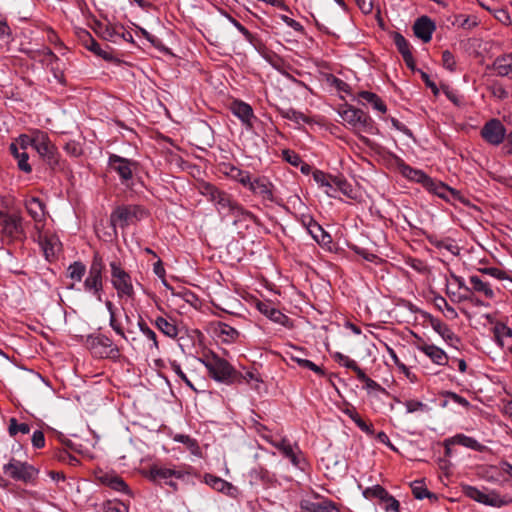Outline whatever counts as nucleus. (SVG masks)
Returning <instances> with one entry per match:
<instances>
[{
  "label": "nucleus",
  "mask_w": 512,
  "mask_h": 512,
  "mask_svg": "<svg viewBox=\"0 0 512 512\" xmlns=\"http://www.w3.org/2000/svg\"><path fill=\"white\" fill-rule=\"evenodd\" d=\"M199 361L205 366L209 376L217 382L234 384L237 370L224 358L212 351L203 353Z\"/></svg>",
  "instance_id": "nucleus-1"
},
{
  "label": "nucleus",
  "mask_w": 512,
  "mask_h": 512,
  "mask_svg": "<svg viewBox=\"0 0 512 512\" xmlns=\"http://www.w3.org/2000/svg\"><path fill=\"white\" fill-rule=\"evenodd\" d=\"M84 345L91 355L98 359L118 361L121 357V348L113 342L111 337L100 332L87 335Z\"/></svg>",
  "instance_id": "nucleus-2"
},
{
  "label": "nucleus",
  "mask_w": 512,
  "mask_h": 512,
  "mask_svg": "<svg viewBox=\"0 0 512 512\" xmlns=\"http://www.w3.org/2000/svg\"><path fill=\"white\" fill-rule=\"evenodd\" d=\"M148 216V211L138 204H122L116 206L110 214V224L116 232L117 228L125 230L136 225Z\"/></svg>",
  "instance_id": "nucleus-3"
},
{
  "label": "nucleus",
  "mask_w": 512,
  "mask_h": 512,
  "mask_svg": "<svg viewBox=\"0 0 512 512\" xmlns=\"http://www.w3.org/2000/svg\"><path fill=\"white\" fill-rule=\"evenodd\" d=\"M104 271L103 257L99 252H95L89 265L88 274L83 280V290L98 301H102L104 292Z\"/></svg>",
  "instance_id": "nucleus-4"
},
{
  "label": "nucleus",
  "mask_w": 512,
  "mask_h": 512,
  "mask_svg": "<svg viewBox=\"0 0 512 512\" xmlns=\"http://www.w3.org/2000/svg\"><path fill=\"white\" fill-rule=\"evenodd\" d=\"M109 267L111 284L116 290L118 298L133 299L135 296V290L130 273L124 269L121 262L118 260L111 261L109 263Z\"/></svg>",
  "instance_id": "nucleus-5"
},
{
  "label": "nucleus",
  "mask_w": 512,
  "mask_h": 512,
  "mask_svg": "<svg viewBox=\"0 0 512 512\" xmlns=\"http://www.w3.org/2000/svg\"><path fill=\"white\" fill-rule=\"evenodd\" d=\"M3 473L10 479L25 484H35L38 479L39 469L26 461H20L14 457L3 465Z\"/></svg>",
  "instance_id": "nucleus-6"
},
{
  "label": "nucleus",
  "mask_w": 512,
  "mask_h": 512,
  "mask_svg": "<svg viewBox=\"0 0 512 512\" xmlns=\"http://www.w3.org/2000/svg\"><path fill=\"white\" fill-rule=\"evenodd\" d=\"M338 113L342 120L356 131L368 134H374L377 131L373 119L361 109L346 104Z\"/></svg>",
  "instance_id": "nucleus-7"
},
{
  "label": "nucleus",
  "mask_w": 512,
  "mask_h": 512,
  "mask_svg": "<svg viewBox=\"0 0 512 512\" xmlns=\"http://www.w3.org/2000/svg\"><path fill=\"white\" fill-rule=\"evenodd\" d=\"M463 494L478 503L495 508H501L512 503L511 497L501 495L496 490H490L488 493H485L471 485L463 486Z\"/></svg>",
  "instance_id": "nucleus-8"
},
{
  "label": "nucleus",
  "mask_w": 512,
  "mask_h": 512,
  "mask_svg": "<svg viewBox=\"0 0 512 512\" xmlns=\"http://www.w3.org/2000/svg\"><path fill=\"white\" fill-rule=\"evenodd\" d=\"M1 234L9 242L23 240L25 230L23 217L19 213H4L0 216Z\"/></svg>",
  "instance_id": "nucleus-9"
},
{
  "label": "nucleus",
  "mask_w": 512,
  "mask_h": 512,
  "mask_svg": "<svg viewBox=\"0 0 512 512\" xmlns=\"http://www.w3.org/2000/svg\"><path fill=\"white\" fill-rule=\"evenodd\" d=\"M468 282L470 285V295L463 296L462 299L470 300L474 302L475 305L482 306L484 304L483 301L479 300L478 298L474 299V294H477L486 300H492L495 298L496 293L494 288L492 287L491 283L487 281L481 274H473L469 276Z\"/></svg>",
  "instance_id": "nucleus-10"
},
{
  "label": "nucleus",
  "mask_w": 512,
  "mask_h": 512,
  "mask_svg": "<svg viewBox=\"0 0 512 512\" xmlns=\"http://www.w3.org/2000/svg\"><path fill=\"white\" fill-rule=\"evenodd\" d=\"M197 188L198 192L202 196L206 197L208 201L214 203L219 213L225 211L226 207H231V201L234 197L214 184L203 181L198 184Z\"/></svg>",
  "instance_id": "nucleus-11"
},
{
  "label": "nucleus",
  "mask_w": 512,
  "mask_h": 512,
  "mask_svg": "<svg viewBox=\"0 0 512 512\" xmlns=\"http://www.w3.org/2000/svg\"><path fill=\"white\" fill-rule=\"evenodd\" d=\"M108 167L119 176L123 185H128L138 168V162L112 153L108 158Z\"/></svg>",
  "instance_id": "nucleus-12"
},
{
  "label": "nucleus",
  "mask_w": 512,
  "mask_h": 512,
  "mask_svg": "<svg viewBox=\"0 0 512 512\" xmlns=\"http://www.w3.org/2000/svg\"><path fill=\"white\" fill-rule=\"evenodd\" d=\"M507 130L498 118H491L484 123L480 130L481 138L492 146H499L507 141Z\"/></svg>",
  "instance_id": "nucleus-13"
},
{
  "label": "nucleus",
  "mask_w": 512,
  "mask_h": 512,
  "mask_svg": "<svg viewBox=\"0 0 512 512\" xmlns=\"http://www.w3.org/2000/svg\"><path fill=\"white\" fill-rule=\"evenodd\" d=\"M276 449L287 459L290 460L291 464L304 471L308 465L303 452L300 450L297 443L292 445L290 441L285 438H279V443L276 445Z\"/></svg>",
  "instance_id": "nucleus-14"
},
{
  "label": "nucleus",
  "mask_w": 512,
  "mask_h": 512,
  "mask_svg": "<svg viewBox=\"0 0 512 512\" xmlns=\"http://www.w3.org/2000/svg\"><path fill=\"white\" fill-rule=\"evenodd\" d=\"M230 112L237 117L242 126L247 130L251 131L254 128V121L257 117L254 114L253 108L250 104L240 100L233 99L229 104Z\"/></svg>",
  "instance_id": "nucleus-15"
},
{
  "label": "nucleus",
  "mask_w": 512,
  "mask_h": 512,
  "mask_svg": "<svg viewBox=\"0 0 512 512\" xmlns=\"http://www.w3.org/2000/svg\"><path fill=\"white\" fill-rule=\"evenodd\" d=\"M314 181L321 187L329 186V181L336 184L339 188L340 192L345 196L353 199V188L351 184L343 176H334L328 173H325L321 170H315L313 172Z\"/></svg>",
  "instance_id": "nucleus-16"
},
{
  "label": "nucleus",
  "mask_w": 512,
  "mask_h": 512,
  "mask_svg": "<svg viewBox=\"0 0 512 512\" xmlns=\"http://www.w3.org/2000/svg\"><path fill=\"white\" fill-rule=\"evenodd\" d=\"M424 189L446 202L462 201L461 193L458 190L448 186L442 181L435 180L431 177L426 183Z\"/></svg>",
  "instance_id": "nucleus-17"
},
{
  "label": "nucleus",
  "mask_w": 512,
  "mask_h": 512,
  "mask_svg": "<svg viewBox=\"0 0 512 512\" xmlns=\"http://www.w3.org/2000/svg\"><path fill=\"white\" fill-rule=\"evenodd\" d=\"M38 242L43 250L46 260L49 262L57 259L61 251L62 244L55 234L38 231Z\"/></svg>",
  "instance_id": "nucleus-18"
},
{
  "label": "nucleus",
  "mask_w": 512,
  "mask_h": 512,
  "mask_svg": "<svg viewBox=\"0 0 512 512\" xmlns=\"http://www.w3.org/2000/svg\"><path fill=\"white\" fill-rule=\"evenodd\" d=\"M25 208L29 216L34 221V226L37 231L43 229L46 220V206L38 197H30L25 200Z\"/></svg>",
  "instance_id": "nucleus-19"
},
{
  "label": "nucleus",
  "mask_w": 512,
  "mask_h": 512,
  "mask_svg": "<svg viewBox=\"0 0 512 512\" xmlns=\"http://www.w3.org/2000/svg\"><path fill=\"white\" fill-rule=\"evenodd\" d=\"M247 189L265 202H275L274 185L265 176L252 179Z\"/></svg>",
  "instance_id": "nucleus-20"
},
{
  "label": "nucleus",
  "mask_w": 512,
  "mask_h": 512,
  "mask_svg": "<svg viewBox=\"0 0 512 512\" xmlns=\"http://www.w3.org/2000/svg\"><path fill=\"white\" fill-rule=\"evenodd\" d=\"M185 472L182 469H174L166 466L154 464L148 471V478L157 483L164 484L169 479H182L185 476Z\"/></svg>",
  "instance_id": "nucleus-21"
},
{
  "label": "nucleus",
  "mask_w": 512,
  "mask_h": 512,
  "mask_svg": "<svg viewBox=\"0 0 512 512\" xmlns=\"http://www.w3.org/2000/svg\"><path fill=\"white\" fill-rule=\"evenodd\" d=\"M417 349L425 354L433 363L437 365H447L449 358L445 351L440 347L429 344L424 340H420L417 345Z\"/></svg>",
  "instance_id": "nucleus-22"
},
{
  "label": "nucleus",
  "mask_w": 512,
  "mask_h": 512,
  "mask_svg": "<svg viewBox=\"0 0 512 512\" xmlns=\"http://www.w3.org/2000/svg\"><path fill=\"white\" fill-rule=\"evenodd\" d=\"M435 30V22L431 20L428 16L419 17L413 25V31L415 36L421 39L424 43H428L431 41L432 35Z\"/></svg>",
  "instance_id": "nucleus-23"
},
{
  "label": "nucleus",
  "mask_w": 512,
  "mask_h": 512,
  "mask_svg": "<svg viewBox=\"0 0 512 512\" xmlns=\"http://www.w3.org/2000/svg\"><path fill=\"white\" fill-rule=\"evenodd\" d=\"M204 482L209 485L212 489L221 492L227 496L235 498L238 494V488L235 487L232 483L215 476L213 474H205Z\"/></svg>",
  "instance_id": "nucleus-24"
},
{
  "label": "nucleus",
  "mask_w": 512,
  "mask_h": 512,
  "mask_svg": "<svg viewBox=\"0 0 512 512\" xmlns=\"http://www.w3.org/2000/svg\"><path fill=\"white\" fill-rule=\"evenodd\" d=\"M98 480L101 484L109 487L110 489H112L114 491L122 492L129 496L132 495V492L129 489V486L124 481V479L113 472L101 474L100 476H98Z\"/></svg>",
  "instance_id": "nucleus-25"
},
{
  "label": "nucleus",
  "mask_w": 512,
  "mask_h": 512,
  "mask_svg": "<svg viewBox=\"0 0 512 512\" xmlns=\"http://www.w3.org/2000/svg\"><path fill=\"white\" fill-rule=\"evenodd\" d=\"M151 323L166 337L176 339L179 329L176 320L171 317L157 316Z\"/></svg>",
  "instance_id": "nucleus-26"
},
{
  "label": "nucleus",
  "mask_w": 512,
  "mask_h": 512,
  "mask_svg": "<svg viewBox=\"0 0 512 512\" xmlns=\"http://www.w3.org/2000/svg\"><path fill=\"white\" fill-rule=\"evenodd\" d=\"M122 24H103L99 21L95 23V32L104 40L116 43L118 41L119 31Z\"/></svg>",
  "instance_id": "nucleus-27"
},
{
  "label": "nucleus",
  "mask_w": 512,
  "mask_h": 512,
  "mask_svg": "<svg viewBox=\"0 0 512 512\" xmlns=\"http://www.w3.org/2000/svg\"><path fill=\"white\" fill-rule=\"evenodd\" d=\"M248 478L252 485L269 486L275 481L274 475L261 466L251 469Z\"/></svg>",
  "instance_id": "nucleus-28"
},
{
  "label": "nucleus",
  "mask_w": 512,
  "mask_h": 512,
  "mask_svg": "<svg viewBox=\"0 0 512 512\" xmlns=\"http://www.w3.org/2000/svg\"><path fill=\"white\" fill-rule=\"evenodd\" d=\"M105 306L107 311L109 312V326L115 332L116 335H118L123 340L128 341V336L126 335L124 326L118 319L116 306L113 304V302L109 300L105 302Z\"/></svg>",
  "instance_id": "nucleus-29"
},
{
  "label": "nucleus",
  "mask_w": 512,
  "mask_h": 512,
  "mask_svg": "<svg viewBox=\"0 0 512 512\" xmlns=\"http://www.w3.org/2000/svg\"><path fill=\"white\" fill-rule=\"evenodd\" d=\"M300 507L306 512H338L336 503L329 499H324L321 502L304 500Z\"/></svg>",
  "instance_id": "nucleus-30"
},
{
  "label": "nucleus",
  "mask_w": 512,
  "mask_h": 512,
  "mask_svg": "<svg viewBox=\"0 0 512 512\" xmlns=\"http://www.w3.org/2000/svg\"><path fill=\"white\" fill-rule=\"evenodd\" d=\"M257 308L262 314L267 316L270 320L274 321L275 323L286 326L287 323L290 321L288 316H286L280 310L272 307L267 303L259 302L257 304Z\"/></svg>",
  "instance_id": "nucleus-31"
},
{
  "label": "nucleus",
  "mask_w": 512,
  "mask_h": 512,
  "mask_svg": "<svg viewBox=\"0 0 512 512\" xmlns=\"http://www.w3.org/2000/svg\"><path fill=\"white\" fill-rule=\"evenodd\" d=\"M448 442L469 448L477 452H482L485 449V446L481 444L478 440H476L473 437L467 436L463 433H459L452 437H449Z\"/></svg>",
  "instance_id": "nucleus-32"
},
{
  "label": "nucleus",
  "mask_w": 512,
  "mask_h": 512,
  "mask_svg": "<svg viewBox=\"0 0 512 512\" xmlns=\"http://www.w3.org/2000/svg\"><path fill=\"white\" fill-rule=\"evenodd\" d=\"M307 232L322 247H329L332 243L331 235L318 222L312 223L311 228H308Z\"/></svg>",
  "instance_id": "nucleus-33"
},
{
  "label": "nucleus",
  "mask_w": 512,
  "mask_h": 512,
  "mask_svg": "<svg viewBox=\"0 0 512 512\" xmlns=\"http://www.w3.org/2000/svg\"><path fill=\"white\" fill-rule=\"evenodd\" d=\"M493 69L499 76H512V53L497 57Z\"/></svg>",
  "instance_id": "nucleus-34"
},
{
  "label": "nucleus",
  "mask_w": 512,
  "mask_h": 512,
  "mask_svg": "<svg viewBox=\"0 0 512 512\" xmlns=\"http://www.w3.org/2000/svg\"><path fill=\"white\" fill-rule=\"evenodd\" d=\"M55 145L51 142L48 134L44 131L34 130V149L41 156Z\"/></svg>",
  "instance_id": "nucleus-35"
},
{
  "label": "nucleus",
  "mask_w": 512,
  "mask_h": 512,
  "mask_svg": "<svg viewBox=\"0 0 512 512\" xmlns=\"http://www.w3.org/2000/svg\"><path fill=\"white\" fill-rule=\"evenodd\" d=\"M406 179L419 183L424 188L430 176L427 175L423 170L416 169L410 165H406L400 173Z\"/></svg>",
  "instance_id": "nucleus-36"
},
{
  "label": "nucleus",
  "mask_w": 512,
  "mask_h": 512,
  "mask_svg": "<svg viewBox=\"0 0 512 512\" xmlns=\"http://www.w3.org/2000/svg\"><path fill=\"white\" fill-rule=\"evenodd\" d=\"M9 150L13 157L17 160L18 168L25 173H30L32 171V167L28 163V153L23 150L20 151L21 149L17 148V144H10Z\"/></svg>",
  "instance_id": "nucleus-37"
},
{
  "label": "nucleus",
  "mask_w": 512,
  "mask_h": 512,
  "mask_svg": "<svg viewBox=\"0 0 512 512\" xmlns=\"http://www.w3.org/2000/svg\"><path fill=\"white\" fill-rule=\"evenodd\" d=\"M358 98L371 104L373 109H375L376 111H378L380 113H386V111H387L386 104L383 102V100L377 94H375L373 92L365 91V90L360 91L358 93Z\"/></svg>",
  "instance_id": "nucleus-38"
},
{
  "label": "nucleus",
  "mask_w": 512,
  "mask_h": 512,
  "mask_svg": "<svg viewBox=\"0 0 512 512\" xmlns=\"http://www.w3.org/2000/svg\"><path fill=\"white\" fill-rule=\"evenodd\" d=\"M279 115L287 120H290L296 124L300 123H311L310 118L304 113L295 110L294 108H277Z\"/></svg>",
  "instance_id": "nucleus-39"
},
{
  "label": "nucleus",
  "mask_w": 512,
  "mask_h": 512,
  "mask_svg": "<svg viewBox=\"0 0 512 512\" xmlns=\"http://www.w3.org/2000/svg\"><path fill=\"white\" fill-rule=\"evenodd\" d=\"M495 342L503 348L507 339L512 340V329L502 322H497L493 327Z\"/></svg>",
  "instance_id": "nucleus-40"
},
{
  "label": "nucleus",
  "mask_w": 512,
  "mask_h": 512,
  "mask_svg": "<svg viewBox=\"0 0 512 512\" xmlns=\"http://www.w3.org/2000/svg\"><path fill=\"white\" fill-rule=\"evenodd\" d=\"M246 382L251 385L252 388L258 390L259 384L262 383V379L257 370L252 369L248 370L245 373H240L237 371V377L235 383Z\"/></svg>",
  "instance_id": "nucleus-41"
},
{
  "label": "nucleus",
  "mask_w": 512,
  "mask_h": 512,
  "mask_svg": "<svg viewBox=\"0 0 512 512\" xmlns=\"http://www.w3.org/2000/svg\"><path fill=\"white\" fill-rule=\"evenodd\" d=\"M355 374L357 379L364 383L363 388L366 389L369 393L372 391L380 392L383 394L387 393L386 389L382 387L378 382L368 377L362 368H360V370Z\"/></svg>",
  "instance_id": "nucleus-42"
},
{
  "label": "nucleus",
  "mask_w": 512,
  "mask_h": 512,
  "mask_svg": "<svg viewBox=\"0 0 512 512\" xmlns=\"http://www.w3.org/2000/svg\"><path fill=\"white\" fill-rule=\"evenodd\" d=\"M86 265L81 261H74L67 268V277L74 282H81L86 274Z\"/></svg>",
  "instance_id": "nucleus-43"
},
{
  "label": "nucleus",
  "mask_w": 512,
  "mask_h": 512,
  "mask_svg": "<svg viewBox=\"0 0 512 512\" xmlns=\"http://www.w3.org/2000/svg\"><path fill=\"white\" fill-rule=\"evenodd\" d=\"M427 240L435 248L440 249V250L445 249V250L451 252L452 254H455L456 251L458 250L457 245H455L454 241L449 238L440 239L435 235H430L427 237Z\"/></svg>",
  "instance_id": "nucleus-44"
},
{
  "label": "nucleus",
  "mask_w": 512,
  "mask_h": 512,
  "mask_svg": "<svg viewBox=\"0 0 512 512\" xmlns=\"http://www.w3.org/2000/svg\"><path fill=\"white\" fill-rule=\"evenodd\" d=\"M175 442L182 443L186 448L195 456L201 455V449L196 439L191 438L189 435L176 434L173 437Z\"/></svg>",
  "instance_id": "nucleus-45"
},
{
  "label": "nucleus",
  "mask_w": 512,
  "mask_h": 512,
  "mask_svg": "<svg viewBox=\"0 0 512 512\" xmlns=\"http://www.w3.org/2000/svg\"><path fill=\"white\" fill-rule=\"evenodd\" d=\"M431 325L433 329L445 340L452 341L456 338L455 333L450 327L439 319H432Z\"/></svg>",
  "instance_id": "nucleus-46"
},
{
  "label": "nucleus",
  "mask_w": 512,
  "mask_h": 512,
  "mask_svg": "<svg viewBox=\"0 0 512 512\" xmlns=\"http://www.w3.org/2000/svg\"><path fill=\"white\" fill-rule=\"evenodd\" d=\"M289 357L291 361L297 363L301 368L309 369L320 377H324L326 375L325 370L322 367L316 365L314 362L308 359L297 358V355L294 354H290Z\"/></svg>",
  "instance_id": "nucleus-47"
},
{
  "label": "nucleus",
  "mask_w": 512,
  "mask_h": 512,
  "mask_svg": "<svg viewBox=\"0 0 512 512\" xmlns=\"http://www.w3.org/2000/svg\"><path fill=\"white\" fill-rule=\"evenodd\" d=\"M78 39L81 42V44L89 51H95L96 49L99 50V44L97 41L93 38V36L90 34L89 31L85 29H81L77 33Z\"/></svg>",
  "instance_id": "nucleus-48"
},
{
  "label": "nucleus",
  "mask_w": 512,
  "mask_h": 512,
  "mask_svg": "<svg viewBox=\"0 0 512 512\" xmlns=\"http://www.w3.org/2000/svg\"><path fill=\"white\" fill-rule=\"evenodd\" d=\"M236 209L237 210L235 211V213H233L231 215L234 218L233 223L235 225L239 222H244V221L256 222L257 217L252 212L245 209L241 204Z\"/></svg>",
  "instance_id": "nucleus-49"
},
{
  "label": "nucleus",
  "mask_w": 512,
  "mask_h": 512,
  "mask_svg": "<svg viewBox=\"0 0 512 512\" xmlns=\"http://www.w3.org/2000/svg\"><path fill=\"white\" fill-rule=\"evenodd\" d=\"M332 357L336 362H338L342 366L346 367L347 369L352 370L354 373H356L357 371L360 370V366L357 364V362L355 360L351 359L350 357H348L340 352H335L332 355Z\"/></svg>",
  "instance_id": "nucleus-50"
},
{
  "label": "nucleus",
  "mask_w": 512,
  "mask_h": 512,
  "mask_svg": "<svg viewBox=\"0 0 512 512\" xmlns=\"http://www.w3.org/2000/svg\"><path fill=\"white\" fill-rule=\"evenodd\" d=\"M363 495L367 499L377 498L380 502H382L388 495V491L382 487L381 485H374L372 487L367 488Z\"/></svg>",
  "instance_id": "nucleus-51"
},
{
  "label": "nucleus",
  "mask_w": 512,
  "mask_h": 512,
  "mask_svg": "<svg viewBox=\"0 0 512 512\" xmlns=\"http://www.w3.org/2000/svg\"><path fill=\"white\" fill-rule=\"evenodd\" d=\"M478 272L483 276V275H488V276H491L495 279H498V280H509L511 283H512V279L508 276V274L500 269V268H497V267H484V268H479L478 269Z\"/></svg>",
  "instance_id": "nucleus-52"
},
{
  "label": "nucleus",
  "mask_w": 512,
  "mask_h": 512,
  "mask_svg": "<svg viewBox=\"0 0 512 512\" xmlns=\"http://www.w3.org/2000/svg\"><path fill=\"white\" fill-rule=\"evenodd\" d=\"M41 158L49 165L51 169H56L60 166V155L56 146L52 147L46 153L41 155Z\"/></svg>",
  "instance_id": "nucleus-53"
},
{
  "label": "nucleus",
  "mask_w": 512,
  "mask_h": 512,
  "mask_svg": "<svg viewBox=\"0 0 512 512\" xmlns=\"http://www.w3.org/2000/svg\"><path fill=\"white\" fill-rule=\"evenodd\" d=\"M41 158L49 165L51 169H56L60 166V155L56 146L52 147L46 153L41 155Z\"/></svg>",
  "instance_id": "nucleus-54"
},
{
  "label": "nucleus",
  "mask_w": 512,
  "mask_h": 512,
  "mask_svg": "<svg viewBox=\"0 0 512 512\" xmlns=\"http://www.w3.org/2000/svg\"><path fill=\"white\" fill-rule=\"evenodd\" d=\"M8 432L10 436L14 437L18 433L28 434L30 432V425L27 423H18L16 418L9 420Z\"/></svg>",
  "instance_id": "nucleus-55"
},
{
  "label": "nucleus",
  "mask_w": 512,
  "mask_h": 512,
  "mask_svg": "<svg viewBox=\"0 0 512 512\" xmlns=\"http://www.w3.org/2000/svg\"><path fill=\"white\" fill-rule=\"evenodd\" d=\"M230 179L240 183L243 187L247 188L252 180V177L249 171L242 170L241 168L236 167L233 173L231 174Z\"/></svg>",
  "instance_id": "nucleus-56"
},
{
  "label": "nucleus",
  "mask_w": 512,
  "mask_h": 512,
  "mask_svg": "<svg viewBox=\"0 0 512 512\" xmlns=\"http://www.w3.org/2000/svg\"><path fill=\"white\" fill-rule=\"evenodd\" d=\"M394 43L402 57L406 55L410 58L411 46L402 34L395 33Z\"/></svg>",
  "instance_id": "nucleus-57"
},
{
  "label": "nucleus",
  "mask_w": 512,
  "mask_h": 512,
  "mask_svg": "<svg viewBox=\"0 0 512 512\" xmlns=\"http://www.w3.org/2000/svg\"><path fill=\"white\" fill-rule=\"evenodd\" d=\"M412 493L416 499L422 500L424 498L435 497L434 494L430 493L425 487L422 481H415L412 484Z\"/></svg>",
  "instance_id": "nucleus-58"
},
{
  "label": "nucleus",
  "mask_w": 512,
  "mask_h": 512,
  "mask_svg": "<svg viewBox=\"0 0 512 512\" xmlns=\"http://www.w3.org/2000/svg\"><path fill=\"white\" fill-rule=\"evenodd\" d=\"M11 144H17V148L26 151L29 146L34 147V130L31 132V135L21 134L14 142Z\"/></svg>",
  "instance_id": "nucleus-59"
},
{
  "label": "nucleus",
  "mask_w": 512,
  "mask_h": 512,
  "mask_svg": "<svg viewBox=\"0 0 512 512\" xmlns=\"http://www.w3.org/2000/svg\"><path fill=\"white\" fill-rule=\"evenodd\" d=\"M170 369L193 391H197L192 382L188 379L186 374L183 372L180 364L177 361H170Z\"/></svg>",
  "instance_id": "nucleus-60"
},
{
  "label": "nucleus",
  "mask_w": 512,
  "mask_h": 512,
  "mask_svg": "<svg viewBox=\"0 0 512 512\" xmlns=\"http://www.w3.org/2000/svg\"><path fill=\"white\" fill-rule=\"evenodd\" d=\"M55 458L58 461L69 464L71 466H76L79 464V460L65 449L56 451Z\"/></svg>",
  "instance_id": "nucleus-61"
},
{
  "label": "nucleus",
  "mask_w": 512,
  "mask_h": 512,
  "mask_svg": "<svg viewBox=\"0 0 512 512\" xmlns=\"http://www.w3.org/2000/svg\"><path fill=\"white\" fill-rule=\"evenodd\" d=\"M141 333L149 341V345H148L149 350L152 352L159 351L160 346H159V342H158L156 333L150 327Z\"/></svg>",
  "instance_id": "nucleus-62"
},
{
  "label": "nucleus",
  "mask_w": 512,
  "mask_h": 512,
  "mask_svg": "<svg viewBox=\"0 0 512 512\" xmlns=\"http://www.w3.org/2000/svg\"><path fill=\"white\" fill-rule=\"evenodd\" d=\"M282 158L294 167H298L302 163V159L299 154L291 149L282 150Z\"/></svg>",
  "instance_id": "nucleus-63"
},
{
  "label": "nucleus",
  "mask_w": 512,
  "mask_h": 512,
  "mask_svg": "<svg viewBox=\"0 0 512 512\" xmlns=\"http://www.w3.org/2000/svg\"><path fill=\"white\" fill-rule=\"evenodd\" d=\"M380 505L386 512H399V502L390 494L380 502Z\"/></svg>",
  "instance_id": "nucleus-64"
}]
</instances>
